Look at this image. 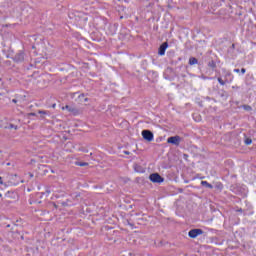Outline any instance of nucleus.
<instances>
[{
    "label": "nucleus",
    "instance_id": "1",
    "mask_svg": "<svg viewBox=\"0 0 256 256\" xmlns=\"http://www.w3.org/2000/svg\"><path fill=\"white\" fill-rule=\"evenodd\" d=\"M20 183H25L24 180H22L18 175L14 174V175H10L7 185L8 187H15L17 185H19Z\"/></svg>",
    "mask_w": 256,
    "mask_h": 256
},
{
    "label": "nucleus",
    "instance_id": "2",
    "mask_svg": "<svg viewBox=\"0 0 256 256\" xmlns=\"http://www.w3.org/2000/svg\"><path fill=\"white\" fill-rule=\"evenodd\" d=\"M150 181H152V183H163L165 181V179L163 177H161V175H159L158 173H153L149 176Z\"/></svg>",
    "mask_w": 256,
    "mask_h": 256
},
{
    "label": "nucleus",
    "instance_id": "3",
    "mask_svg": "<svg viewBox=\"0 0 256 256\" xmlns=\"http://www.w3.org/2000/svg\"><path fill=\"white\" fill-rule=\"evenodd\" d=\"M167 143H170L171 145H176V147H179V144L181 143V138L179 136H171L167 139Z\"/></svg>",
    "mask_w": 256,
    "mask_h": 256
},
{
    "label": "nucleus",
    "instance_id": "4",
    "mask_svg": "<svg viewBox=\"0 0 256 256\" xmlns=\"http://www.w3.org/2000/svg\"><path fill=\"white\" fill-rule=\"evenodd\" d=\"M63 111H65V109L67 110L68 113H71L72 115H79V109H77L75 106H69L66 105L64 107H62Z\"/></svg>",
    "mask_w": 256,
    "mask_h": 256
},
{
    "label": "nucleus",
    "instance_id": "5",
    "mask_svg": "<svg viewBox=\"0 0 256 256\" xmlns=\"http://www.w3.org/2000/svg\"><path fill=\"white\" fill-rule=\"evenodd\" d=\"M142 137L145 139V141H153V132L151 130H143L142 131Z\"/></svg>",
    "mask_w": 256,
    "mask_h": 256
},
{
    "label": "nucleus",
    "instance_id": "6",
    "mask_svg": "<svg viewBox=\"0 0 256 256\" xmlns=\"http://www.w3.org/2000/svg\"><path fill=\"white\" fill-rule=\"evenodd\" d=\"M203 233V230L201 229H193L190 230L188 235L191 237V239H195V237H198V235H201Z\"/></svg>",
    "mask_w": 256,
    "mask_h": 256
},
{
    "label": "nucleus",
    "instance_id": "7",
    "mask_svg": "<svg viewBox=\"0 0 256 256\" xmlns=\"http://www.w3.org/2000/svg\"><path fill=\"white\" fill-rule=\"evenodd\" d=\"M13 59L16 63H21L25 60V54H23V52H18Z\"/></svg>",
    "mask_w": 256,
    "mask_h": 256
},
{
    "label": "nucleus",
    "instance_id": "8",
    "mask_svg": "<svg viewBox=\"0 0 256 256\" xmlns=\"http://www.w3.org/2000/svg\"><path fill=\"white\" fill-rule=\"evenodd\" d=\"M169 47V44L167 42H164L158 50L159 55H165V51H167V48Z\"/></svg>",
    "mask_w": 256,
    "mask_h": 256
},
{
    "label": "nucleus",
    "instance_id": "9",
    "mask_svg": "<svg viewBox=\"0 0 256 256\" xmlns=\"http://www.w3.org/2000/svg\"><path fill=\"white\" fill-rule=\"evenodd\" d=\"M80 103H87L89 101V98H85V94H81L79 97H78Z\"/></svg>",
    "mask_w": 256,
    "mask_h": 256
},
{
    "label": "nucleus",
    "instance_id": "10",
    "mask_svg": "<svg viewBox=\"0 0 256 256\" xmlns=\"http://www.w3.org/2000/svg\"><path fill=\"white\" fill-rule=\"evenodd\" d=\"M201 185H203V187H207L208 189H213V185L207 181H202Z\"/></svg>",
    "mask_w": 256,
    "mask_h": 256
},
{
    "label": "nucleus",
    "instance_id": "11",
    "mask_svg": "<svg viewBox=\"0 0 256 256\" xmlns=\"http://www.w3.org/2000/svg\"><path fill=\"white\" fill-rule=\"evenodd\" d=\"M197 63H198L197 58L191 57V58L189 59V65H197Z\"/></svg>",
    "mask_w": 256,
    "mask_h": 256
},
{
    "label": "nucleus",
    "instance_id": "12",
    "mask_svg": "<svg viewBox=\"0 0 256 256\" xmlns=\"http://www.w3.org/2000/svg\"><path fill=\"white\" fill-rule=\"evenodd\" d=\"M5 129H15V131H17L18 127L17 125L9 124L8 126H5Z\"/></svg>",
    "mask_w": 256,
    "mask_h": 256
},
{
    "label": "nucleus",
    "instance_id": "13",
    "mask_svg": "<svg viewBox=\"0 0 256 256\" xmlns=\"http://www.w3.org/2000/svg\"><path fill=\"white\" fill-rule=\"evenodd\" d=\"M76 165H78L79 167H87V165H89V163H87V162H77Z\"/></svg>",
    "mask_w": 256,
    "mask_h": 256
},
{
    "label": "nucleus",
    "instance_id": "14",
    "mask_svg": "<svg viewBox=\"0 0 256 256\" xmlns=\"http://www.w3.org/2000/svg\"><path fill=\"white\" fill-rule=\"evenodd\" d=\"M208 67H212V69H215V67H217V64H215V61L212 60L208 63Z\"/></svg>",
    "mask_w": 256,
    "mask_h": 256
},
{
    "label": "nucleus",
    "instance_id": "15",
    "mask_svg": "<svg viewBox=\"0 0 256 256\" xmlns=\"http://www.w3.org/2000/svg\"><path fill=\"white\" fill-rule=\"evenodd\" d=\"M242 108H243L244 111H252V109H253V108H252L251 106H249V105H243Z\"/></svg>",
    "mask_w": 256,
    "mask_h": 256
},
{
    "label": "nucleus",
    "instance_id": "16",
    "mask_svg": "<svg viewBox=\"0 0 256 256\" xmlns=\"http://www.w3.org/2000/svg\"><path fill=\"white\" fill-rule=\"evenodd\" d=\"M38 113L39 115H49V112L45 110H39Z\"/></svg>",
    "mask_w": 256,
    "mask_h": 256
},
{
    "label": "nucleus",
    "instance_id": "17",
    "mask_svg": "<svg viewBox=\"0 0 256 256\" xmlns=\"http://www.w3.org/2000/svg\"><path fill=\"white\" fill-rule=\"evenodd\" d=\"M253 143V140H251V138H246L245 139V144L246 145H251Z\"/></svg>",
    "mask_w": 256,
    "mask_h": 256
},
{
    "label": "nucleus",
    "instance_id": "18",
    "mask_svg": "<svg viewBox=\"0 0 256 256\" xmlns=\"http://www.w3.org/2000/svg\"><path fill=\"white\" fill-rule=\"evenodd\" d=\"M218 82L220 83V85H225V81H223V79L222 78H218Z\"/></svg>",
    "mask_w": 256,
    "mask_h": 256
},
{
    "label": "nucleus",
    "instance_id": "19",
    "mask_svg": "<svg viewBox=\"0 0 256 256\" xmlns=\"http://www.w3.org/2000/svg\"><path fill=\"white\" fill-rule=\"evenodd\" d=\"M246 71H247V70H246L245 68H242V69H241L242 75H245Z\"/></svg>",
    "mask_w": 256,
    "mask_h": 256
},
{
    "label": "nucleus",
    "instance_id": "20",
    "mask_svg": "<svg viewBox=\"0 0 256 256\" xmlns=\"http://www.w3.org/2000/svg\"><path fill=\"white\" fill-rule=\"evenodd\" d=\"M28 115H29L30 117H35V115H37V114H35V113L32 112V113H29Z\"/></svg>",
    "mask_w": 256,
    "mask_h": 256
},
{
    "label": "nucleus",
    "instance_id": "21",
    "mask_svg": "<svg viewBox=\"0 0 256 256\" xmlns=\"http://www.w3.org/2000/svg\"><path fill=\"white\" fill-rule=\"evenodd\" d=\"M241 72V70H239V69H234V73H240Z\"/></svg>",
    "mask_w": 256,
    "mask_h": 256
},
{
    "label": "nucleus",
    "instance_id": "22",
    "mask_svg": "<svg viewBox=\"0 0 256 256\" xmlns=\"http://www.w3.org/2000/svg\"><path fill=\"white\" fill-rule=\"evenodd\" d=\"M0 185H3V178L0 177Z\"/></svg>",
    "mask_w": 256,
    "mask_h": 256
},
{
    "label": "nucleus",
    "instance_id": "23",
    "mask_svg": "<svg viewBox=\"0 0 256 256\" xmlns=\"http://www.w3.org/2000/svg\"><path fill=\"white\" fill-rule=\"evenodd\" d=\"M125 155H129L130 152L129 151H124Z\"/></svg>",
    "mask_w": 256,
    "mask_h": 256
},
{
    "label": "nucleus",
    "instance_id": "24",
    "mask_svg": "<svg viewBox=\"0 0 256 256\" xmlns=\"http://www.w3.org/2000/svg\"><path fill=\"white\" fill-rule=\"evenodd\" d=\"M12 103H17V99H13V100H12Z\"/></svg>",
    "mask_w": 256,
    "mask_h": 256
},
{
    "label": "nucleus",
    "instance_id": "25",
    "mask_svg": "<svg viewBox=\"0 0 256 256\" xmlns=\"http://www.w3.org/2000/svg\"><path fill=\"white\" fill-rule=\"evenodd\" d=\"M3 85V81L1 80V77H0V86Z\"/></svg>",
    "mask_w": 256,
    "mask_h": 256
},
{
    "label": "nucleus",
    "instance_id": "26",
    "mask_svg": "<svg viewBox=\"0 0 256 256\" xmlns=\"http://www.w3.org/2000/svg\"><path fill=\"white\" fill-rule=\"evenodd\" d=\"M130 256H135L133 253H129Z\"/></svg>",
    "mask_w": 256,
    "mask_h": 256
},
{
    "label": "nucleus",
    "instance_id": "27",
    "mask_svg": "<svg viewBox=\"0 0 256 256\" xmlns=\"http://www.w3.org/2000/svg\"><path fill=\"white\" fill-rule=\"evenodd\" d=\"M3 39V37L2 36H0V43H1V40Z\"/></svg>",
    "mask_w": 256,
    "mask_h": 256
},
{
    "label": "nucleus",
    "instance_id": "28",
    "mask_svg": "<svg viewBox=\"0 0 256 256\" xmlns=\"http://www.w3.org/2000/svg\"><path fill=\"white\" fill-rule=\"evenodd\" d=\"M29 175H30V177H33V174H32V173H30Z\"/></svg>",
    "mask_w": 256,
    "mask_h": 256
},
{
    "label": "nucleus",
    "instance_id": "29",
    "mask_svg": "<svg viewBox=\"0 0 256 256\" xmlns=\"http://www.w3.org/2000/svg\"><path fill=\"white\" fill-rule=\"evenodd\" d=\"M7 227H10V225H7Z\"/></svg>",
    "mask_w": 256,
    "mask_h": 256
},
{
    "label": "nucleus",
    "instance_id": "30",
    "mask_svg": "<svg viewBox=\"0 0 256 256\" xmlns=\"http://www.w3.org/2000/svg\"><path fill=\"white\" fill-rule=\"evenodd\" d=\"M53 107H55V104L53 105Z\"/></svg>",
    "mask_w": 256,
    "mask_h": 256
},
{
    "label": "nucleus",
    "instance_id": "31",
    "mask_svg": "<svg viewBox=\"0 0 256 256\" xmlns=\"http://www.w3.org/2000/svg\"><path fill=\"white\" fill-rule=\"evenodd\" d=\"M0 197H2V195L0 194Z\"/></svg>",
    "mask_w": 256,
    "mask_h": 256
}]
</instances>
